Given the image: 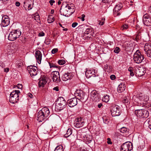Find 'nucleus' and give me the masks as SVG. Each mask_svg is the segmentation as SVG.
Wrapping results in <instances>:
<instances>
[{
	"label": "nucleus",
	"mask_w": 151,
	"mask_h": 151,
	"mask_svg": "<svg viewBox=\"0 0 151 151\" xmlns=\"http://www.w3.org/2000/svg\"><path fill=\"white\" fill-rule=\"evenodd\" d=\"M64 2L62 4L60 9V13L61 15H63L66 17H68L73 14L75 11V6L73 4H66V5L64 6Z\"/></svg>",
	"instance_id": "1"
},
{
	"label": "nucleus",
	"mask_w": 151,
	"mask_h": 151,
	"mask_svg": "<svg viewBox=\"0 0 151 151\" xmlns=\"http://www.w3.org/2000/svg\"><path fill=\"white\" fill-rule=\"evenodd\" d=\"M58 103L56 104L55 110L56 111H60L65 108L66 102L63 97L58 99Z\"/></svg>",
	"instance_id": "2"
},
{
	"label": "nucleus",
	"mask_w": 151,
	"mask_h": 151,
	"mask_svg": "<svg viewBox=\"0 0 151 151\" xmlns=\"http://www.w3.org/2000/svg\"><path fill=\"white\" fill-rule=\"evenodd\" d=\"M19 91L17 90L11 92L10 94L9 101L13 104L17 102L19 99Z\"/></svg>",
	"instance_id": "3"
},
{
	"label": "nucleus",
	"mask_w": 151,
	"mask_h": 151,
	"mask_svg": "<svg viewBox=\"0 0 151 151\" xmlns=\"http://www.w3.org/2000/svg\"><path fill=\"white\" fill-rule=\"evenodd\" d=\"M134 113L138 117L141 118H146L149 116L148 112L147 110L144 109L136 110Z\"/></svg>",
	"instance_id": "4"
},
{
	"label": "nucleus",
	"mask_w": 151,
	"mask_h": 151,
	"mask_svg": "<svg viewBox=\"0 0 151 151\" xmlns=\"http://www.w3.org/2000/svg\"><path fill=\"white\" fill-rule=\"evenodd\" d=\"M21 33L19 30H16L12 31L10 33L8 37V39L10 41H14L19 37Z\"/></svg>",
	"instance_id": "5"
},
{
	"label": "nucleus",
	"mask_w": 151,
	"mask_h": 151,
	"mask_svg": "<svg viewBox=\"0 0 151 151\" xmlns=\"http://www.w3.org/2000/svg\"><path fill=\"white\" fill-rule=\"evenodd\" d=\"M134 59L135 63H141L144 59V56L142 55L139 50H137L134 54Z\"/></svg>",
	"instance_id": "6"
},
{
	"label": "nucleus",
	"mask_w": 151,
	"mask_h": 151,
	"mask_svg": "<svg viewBox=\"0 0 151 151\" xmlns=\"http://www.w3.org/2000/svg\"><path fill=\"white\" fill-rule=\"evenodd\" d=\"M75 95L80 101L82 102L85 101L87 98V96L84 92L81 90H77Z\"/></svg>",
	"instance_id": "7"
},
{
	"label": "nucleus",
	"mask_w": 151,
	"mask_h": 151,
	"mask_svg": "<svg viewBox=\"0 0 151 151\" xmlns=\"http://www.w3.org/2000/svg\"><path fill=\"white\" fill-rule=\"evenodd\" d=\"M132 149V144L131 142H127L121 146V151H130Z\"/></svg>",
	"instance_id": "8"
},
{
	"label": "nucleus",
	"mask_w": 151,
	"mask_h": 151,
	"mask_svg": "<svg viewBox=\"0 0 151 151\" xmlns=\"http://www.w3.org/2000/svg\"><path fill=\"white\" fill-rule=\"evenodd\" d=\"M111 114L113 116H119L121 114V111L118 106L116 105H113L111 109Z\"/></svg>",
	"instance_id": "9"
},
{
	"label": "nucleus",
	"mask_w": 151,
	"mask_h": 151,
	"mask_svg": "<svg viewBox=\"0 0 151 151\" xmlns=\"http://www.w3.org/2000/svg\"><path fill=\"white\" fill-rule=\"evenodd\" d=\"M137 98L139 100L138 101V103H139L141 104H142L144 102H147L149 100V97L147 96L143 95L140 93L137 95Z\"/></svg>",
	"instance_id": "10"
},
{
	"label": "nucleus",
	"mask_w": 151,
	"mask_h": 151,
	"mask_svg": "<svg viewBox=\"0 0 151 151\" xmlns=\"http://www.w3.org/2000/svg\"><path fill=\"white\" fill-rule=\"evenodd\" d=\"M27 70L31 76L33 77L37 74L38 70L35 66L30 65L27 66Z\"/></svg>",
	"instance_id": "11"
},
{
	"label": "nucleus",
	"mask_w": 151,
	"mask_h": 151,
	"mask_svg": "<svg viewBox=\"0 0 151 151\" xmlns=\"http://www.w3.org/2000/svg\"><path fill=\"white\" fill-rule=\"evenodd\" d=\"M84 124L83 119L81 117H77L76 118L74 123V126L75 127L80 128L83 127Z\"/></svg>",
	"instance_id": "12"
},
{
	"label": "nucleus",
	"mask_w": 151,
	"mask_h": 151,
	"mask_svg": "<svg viewBox=\"0 0 151 151\" xmlns=\"http://www.w3.org/2000/svg\"><path fill=\"white\" fill-rule=\"evenodd\" d=\"M143 22L144 24L147 26L151 25V17L147 14L143 16Z\"/></svg>",
	"instance_id": "13"
},
{
	"label": "nucleus",
	"mask_w": 151,
	"mask_h": 151,
	"mask_svg": "<svg viewBox=\"0 0 151 151\" xmlns=\"http://www.w3.org/2000/svg\"><path fill=\"white\" fill-rule=\"evenodd\" d=\"M48 80V77L46 76H42L40 78L38 86L40 87H43L47 83Z\"/></svg>",
	"instance_id": "14"
},
{
	"label": "nucleus",
	"mask_w": 151,
	"mask_h": 151,
	"mask_svg": "<svg viewBox=\"0 0 151 151\" xmlns=\"http://www.w3.org/2000/svg\"><path fill=\"white\" fill-rule=\"evenodd\" d=\"M91 98L93 101L95 102H98L100 98L99 96V95L97 93V91L96 90H93L90 93Z\"/></svg>",
	"instance_id": "15"
},
{
	"label": "nucleus",
	"mask_w": 151,
	"mask_h": 151,
	"mask_svg": "<svg viewBox=\"0 0 151 151\" xmlns=\"http://www.w3.org/2000/svg\"><path fill=\"white\" fill-rule=\"evenodd\" d=\"M53 81L58 82L60 81V79L59 72L56 71L52 72L51 74Z\"/></svg>",
	"instance_id": "16"
},
{
	"label": "nucleus",
	"mask_w": 151,
	"mask_h": 151,
	"mask_svg": "<svg viewBox=\"0 0 151 151\" xmlns=\"http://www.w3.org/2000/svg\"><path fill=\"white\" fill-rule=\"evenodd\" d=\"M9 19L7 16H4L2 17L1 25L3 27L7 26L9 24Z\"/></svg>",
	"instance_id": "17"
},
{
	"label": "nucleus",
	"mask_w": 151,
	"mask_h": 151,
	"mask_svg": "<svg viewBox=\"0 0 151 151\" xmlns=\"http://www.w3.org/2000/svg\"><path fill=\"white\" fill-rule=\"evenodd\" d=\"M77 103V99L75 97L69 99L67 101L68 105L70 107H73L76 106Z\"/></svg>",
	"instance_id": "18"
},
{
	"label": "nucleus",
	"mask_w": 151,
	"mask_h": 151,
	"mask_svg": "<svg viewBox=\"0 0 151 151\" xmlns=\"http://www.w3.org/2000/svg\"><path fill=\"white\" fill-rule=\"evenodd\" d=\"M135 73L137 76L140 77L144 75L145 73L144 70L141 67H137L134 69Z\"/></svg>",
	"instance_id": "19"
},
{
	"label": "nucleus",
	"mask_w": 151,
	"mask_h": 151,
	"mask_svg": "<svg viewBox=\"0 0 151 151\" xmlns=\"http://www.w3.org/2000/svg\"><path fill=\"white\" fill-rule=\"evenodd\" d=\"M73 76H72L71 73L67 72L63 74L62 76V80L64 81H66L68 80H70Z\"/></svg>",
	"instance_id": "20"
},
{
	"label": "nucleus",
	"mask_w": 151,
	"mask_h": 151,
	"mask_svg": "<svg viewBox=\"0 0 151 151\" xmlns=\"http://www.w3.org/2000/svg\"><path fill=\"white\" fill-rule=\"evenodd\" d=\"M40 113L43 114L45 117L47 118L50 114V111L49 109L46 107H44L39 111Z\"/></svg>",
	"instance_id": "21"
},
{
	"label": "nucleus",
	"mask_w": 151,
	"mask_h": 151,
	"mask_svg": "<svg viewBox=\"0 0 151 151\" xmlns=\"http://www.w3.org/2000/svg\"><path fill=\"white\" fill-rule=\"evenodd\" d=\"M35 56L38 63L40 64L41 63L42 58V54L39 50L37 51L35 53Z\"/></svg>",
	"instance_id": "22"
},
{
	"label": "nucleus",
	"mask_w": 151,
	"mask_h": 151,
	"mask_svg": "<svg viewBox=\"0 0 151 151\" xmlns=\"http://www.w3.org/2000/svg\"><path fill=\"white\" fill-rule=\"evenodd\" d=\"M37 119L39 122H42L43 121L46 120L47 119L45 116L39 111L37 114Z\"/></svg>",
	"instance_id": "23"
},
{
	"label": "nucleus",
	"mask_w": 151,
	"mask_h": 151,
	"mask_svg": "<svg viewBox=\"0 0 151 151\" xmlns=\"http://www.w3.org/2000/svg\"><path fill=\"white\" fill-rule=\"evenodd\" d=\"M125 86L123 83L121 84L118 86L117 88L118 91L119 93H121L125 89Z\"/></svg>",
	"instance_id": "24"
},
{
	"label": "nucleus",
	"mask_w": 151,
	"mask_h": 151,
	"mask_svg": "<svg viewBox=\"0 0 151 151\" xmlns=\"http://www.w3.org/2000/svg\"><path fill=\"white\" fill-rule=\"evenodd\" d=\"M32 3V0H25L24 2V7L25 8H26L28 5Z\"/></svg>",
	"instance_id": "25"
},
{
	"label": "nucleus",
	"mask_w": 151,
	"mask_h": 151,
	"mask_svg": "<svg viewBox=\"0 0 151 151\" xmlns=\"http://www.w3.org/2000/svg\"><path fill=\"white\" fill-rule=\"evenodd\" d=\"M122 7V4L121 3H118L116 4L114 9L116 10L120 11V10Z\"/></svg>",
	"instance_id": "26"
},
{
	"label": "nucleus",
	"mask_w": 151,
	"mask_h": 151,
	"mask_svg": "<svg viewBox=\"0 0 151 151\" xmlns=\"http://www.w3.org/2000/svg\"><path fill=\"white\" fill-rule=\"evenodd\" d=\"M72 134V130L70 129H68L66 133L64 135V137L67 138L71 135Z\"/></svg>",
	"instance_id": "27"
},
{
	"label": "nucleus",
	"mask_w": 151,
	"mask_h": 151,
	"mask_svg": "<svg viewBox=\"0 0 151 151\" xmlns=\"http://www.w3.org/2000/svg\"><path fill=\"white\" fill-rule=\"evenodd\" d=\"M121 14L120 11L116 10L113 9V14L114 17H116L119 16Z\"/></svg>",
	"instance_id": "28"
},
{
	"label": "nucleus",
	"mask_w": 151,
	"mask_h": 151,
	"mask_svg": "<svg viewBox=\"0 0 151 151\" xmlns=\"http://www.w3.org/2000/svg\"><path fill=\"white\" fill-rule=\"evenodd\" d=\"M128 71L130 72V74L131 76H134L135 70L133 68L129 67L128 69Z\"/></svg>",
	"instance_id": "29"
},
{
	"label": "nucleus",
	"mask_w": 151,
	"mask_h": 151,
	"mask_svg": "<svg viewBox=\"0 0 151 151\" xmlns=\"http://www.w3.org/2000/svg\"><path fill=\"white\" fill-rule=\"evenodd\" d=\"M144 50L145 51L148 49L151 48V43L150 42H148L146 43L145 45L144 46Z\"/></svg>",
	"instance_id": "30"
},
{
	"label": "nucleus",
	"mask_w": 151,
	"mask_h": 151,
	"mask_svg": "<svg viewBox=\"0 0 151 151\" xmlns=\"http://www.w3.org/2000/svg\"><path fill=\"white\" fill-rule=\"evenodd\" d=\"M102 101L105 102H107L109 101V96L107 95H106L104 96L102 99Z\"/></svg>",
	"instance_id": "31"
},
{
	"label": "nucleus",
	"mask_w": 151,
	"mask_h": 151,
	"mask_svg": "<svg viewBox=\"0 0 151 151\" xmlns=\"http://www.w3.org/2000/svg\"><path fill=\"white\" fill-rule=\"evenodd\" d=\"M47 22L48 23H51L53 22L55 20L54 19L51 15L49 16L47 18Z\"/></svg>",
	"instance_id": "32"
},
{
	"label": "nucleus",
	"mask_w": 151,
	"mask_h": 151,
	"mask_svg": "<svg viewBox=\"0 0 151 151\" xmlns=\"http://www.w3.org/2000/svg\"><path fill=\"white\" fill-rule=\"evenodd\" d=\"M63 147L61 145H58L55 149L54 151H63Z\"/></svg>",
	"instance_id": "33"
},
{
	"label": "nucleus",
	"mask_w": 151,
	"mask_h": 151,
	"mask_svg": "<svg viewBox=\"0 0 151 151\" xmlns=\"http://www.w3.org/2000/svg\"><path fill=\"white\" fill-rule=\"evenodd\" d=\"M147 54V56L151 58V48H150L148 49L145 51Z\"/></svg>",
	"instance_id": "34"
},
{
	"label": "nucleus",
	"mask_w": 151,
	"mask_h": 151,
	"mask_svg": "<svg viewBox=\"0 0 151 151\" xmlns=\"http://www.w3.org/2000/svg\"><path fill=\"white\" fill-rule=\"evenodd\" d=\"M133 38L135 41H138L141 38L140 34L139 33H138L136 36H134Z\"/></svg>",
	"instance_id": "35"
},
{
	"label": "nucleus",
	"mask_w": 151,
	"mask_h": 151,
	"mask_svg": "<svg viewBox=\"0 0 151 151\" xmlns=\"http://www.w3.org/2000/svg\"><path fill=\"white\" fill-rule=\"evenodd\" d=\"M95 73V70H94V69H93L92 70V71H91V70H88H88H87L86 72V76H88L89 77H90L91 76V75H88V74H89L90 73L91 74L92 73Z\"/></svg>",
	"instance_id": "36"
},
{
	"label": "nucleus",
	"mask_w": 151,
	"mask_h": 151,
	"mask_svg": "<svg viewBox=\"0 0 151 151\" xmlns=\"http://www.w3.org/2000/svg\"><path fill=\"white\" fill-rule=\"evenodd\" d=\"M102 118L105 123L107 124L109 122V118L108 117H107L106 116H104L102 117Z\"/></svg>",
	"instance_id": "37"
},
{
	"label": "nucleus",
	"mask_w": 151,
	"mask_h": 151,
	"mask_svg": "<svg viewBox=\"0 0 151 151\" xmlns=\"http://www.w3.org/2000/svg\"><path fill=\"white\" fill-rule=\"evenodd\" d=\"M86 138L87 142H88V143L91 142L93 140L92 137L90 135H87L86 137Z\"/></svg>",
	"instance_id": "38"
},
{
	"label": "nucleus",
	"mask_w": 151,
	"mask_h": 151,
	"mask_svg": "<svg viewBox=\"0 0 151 151\" xmlns=\"http://www.w3.org/2000/svg\"><path fill=\"white\" fill-rule=\"evenodd\" d=\"M145 125L148 127V125H151V119H147L144 123Z\"/></svg>",
	"instance_id": "39"
},
{
	"label": "nucleus",
	"mask_w": 151,
	"mask_h": 151,
	"mask_svg": "<svg viewBox=\"0 0 151 151\" xmlns=\"http://www.w3.org/2000/svg\"><path fill=\"white\" fill-rule=\"evenodd\" d=\"M127 131V129L126 127H123L121 128L120 129V131L122 133L126 132Z\"/></svg>",
	"instance_id": "40"
},
{
	"label": "nucleus",
	"mask_w": 151,
	"mask_h": 151,
	"mask_svg": "<svg viewBox=\"0 0 151 151\" xmlns=\"http://www.w3.org/2000/svg\"><path fill=\"white\" fill-rule=\"evenodd\" d=\"M34 17L36 21L37 22H38L40 21V17L38 14H36V15Z\"/></svg>",
	"instance_id": "41"
},
{
	"label": "nucleus",
	"mask_w": 151,
	"mask_h": 151,
	"mask_svg": "<svg viewBox=\"0 0 151 151\" xmlns=\"http://www.w3.org/2000/svg\"><path fill=\"white\" fill-rule=\"evenodd\" d=\"M58 63L59 65H62L64 64L65 63V62L64 60H60L58 61Z\"/></svg>",
	"instance_id": "42"
},
{
	"label": "nucleus",
	"mask_w": 151,
	"mask_h": 151,
	"mask_svg": "<svg viewBox=\"0 0 151 151\" xmlns=\"http://www.w3.org/2000/svg\"><path fill=\"white\" fill-rule=\"evenodd\" d=\"M129 101V99L126 97H124V99L122 100V102L123 103H127Z\"/></svg>",
	"instance_id": "43"
},
{
	"label": "nucleus",
	"mask_w": 151,
	"mask_h": 151,
	"mask_svg": "<svg viewBox=\"0 0 151 151\" xmlns=\"http://www.w3.org/2000/svg\"><path fill=\"white\" fill-rule=\"evenodd\" d=\"M105 18H102L101 20V21H99V24L101 25H103L104 23V21H105Z\"/></svg>",
	"instance_id": "44"
},
{
	"label": "nucleus",
	"mask_w": 151,
	"mask_h": 151,
	"mask_svg": "<svg viewBox=\"0 0 151 151\" xmlns=\"http://www.w3.org/2000/svg\"><path fill=\"white\" fill-rule=\"evenodd\" d=\"M49 64L50 68H57L58 66L55 64H54L52 63H49Z\"/></svg>",
	"instance_id": "45"
},
{
	"label": "nucleus",
	"mask_w": 151,
	"mask_h": 151,
	"mask_svg": "<svg viewBox=\"0 0 151 151\" xmlns=\"http://www.w3.org/2000/svg\"><path fill=\"white\" fill-rule=\"evenodd\" d=\"M120 51V49L118 47H116L114 50V52L115 53H118Z\"/></svg>",
	"instance_id": "46"
},
{
	"label": "nucleus",
	"mask_w": 151,
	"mask_h": 151,
	"mask_svg": "<svg viewBox=\"0 0 151 151\" xmlns=\"http://www.w3.org/2000/svg\"><path fill=\"white\" fill-rule=\"evenodd\" d=\"M128 25L127 24H125L122 26V27L121 29L122 30H123L124 29H127L128 28Z\"/></svg>",
	"instance_id": "47"
},
{
	"label": "nucleus",
	"mask_w": 151,
	"mask_h": 151,
	"mask_svg": "<svg viewBox=\"0 0 151 151\" xmlns=\"http://www.w3.org/2000/svg\"><path fill=\"white\" fill-rule=\"evenodd\" d=\"M58 51V49L57 48H54L52 50V53L54 54L56 53Z\"/></svg>",
	"instance_id": "48"
},
{
	"label": "nucleus",
	"mask_w": 151,
	"mask_h": 151,
	"mask_svg": "<svg viewBox=\"0 0 151 151\" xmlns=\"http://www.w3.org/2000/svg\"><path fill=\"white\" fill-rule=\"evenodd\" d=\"M116 76L114 75H111L110 76V78L112 80H114L116 78Z\"/></svg>",
	"instance_id": "49"
},
{
	"label": "nucleus",
	"mask_w": 151,
	"mask_h": 151,
	"mask_svg": "<svg viewBox=\"0 0 151 151\" xmlns=\"http://www.w3.org/2000/svg\"><path fill=\"white\" fill-rule=\"evenodd\" d=\"M107 143L108 144H111L112 142H111V139L110 138H107Z\"/></svg>",
	"instance_id": "50"
},
{
	"label": "nucleus",
	"mask_w": 151,
	"mask_h": 151,
	"mask_svg": "<svg viewBox=\"0 0 151 151\" xmlns=\"http://www.w3.org/2000/svg\"><path fill=\"white\" fill-rule=\"evenodd\" d=\"M78 24L77 22H74L72 24V26L73 27H75Z\"/></svg>",
	"instance_id": "51"
},
{
	"label": "nucleus",
	"mask_w": 151,
	"mask_h": 151,
	"mask_svg": "<svg viewBox=\"0 0 151 151\" xmlns=\"http://www.w3.org/2000/svg\"><path fill=\"white\" fill-rule=\"evenodd\" d=\"M44 35H45V33L43 32H40L39 33V36H40V37L43 36Z\"/></svg>",
	"instance_id": "52"
},
{
	"label": "nucleus",
	"mask_w": 151,
	"mask_h": 151,
	"mask_svg": "<svg viewBox=\"0 0 151 151\" xmlns=\"http://www.w3.org/2000/svg\"><path fill=\"white\" fill-rule=\"evenodd\" d=\"M49 2L50 3V5L52 6L53 5V3L55 2V1L53 0H50L49 1Z\"/></svg>",
	"instance_id": "53"
},
{
	"label": "nucleus",
	"mask_w": 151,
	"mask_h": 151,
	"mask_svg": "<svg viewBox=\"0 0 151 151\" xmlns=\"http://www.w3.org/2000/svg\"><path fill=\"white\" fill-rule=\"evenodd\" d=\"M17 87L18 88L21 89L22 88V86L21 84H17Z\"/></svg>",
	"instance_id": "54"
},
{
	"label": "nucleus",
	"mask_w": 151,
	"mask_h": 151,
	"mask_svg": "<svg viewBox=\"0 0 151 151\" xmlns=\"http://www.w3.org/2000/svg\"><path fill=\"white\" fill-rule=\"evenodd\" d=\"M81 16H82V19H81L82 20V21H83L85 20L84 18L85 17V15L84 14H83Z\"/></svg>",
	"instance_id": "55"
},
{
	"label": "nucleus",
	"mask_w": 151,
	"mask_h": 151,
	"mask_svg": "<svg viewBox=\"0 0 151 151\" xmlns=\"http://www.w3.org/2000/svg\"><path fill=\"white\" fill-rule=\"evenodd\" d=\"M9 70V68H6L4 69V71L5 72H8Z\"/></svg>",
	"instance_id": "56"
},
{
	"label": "nucleus",
	"mask_w": 151,
	"mask_h": 151,
	"mask_svg": "<svg viewBox=\"0 0 151 151\" xmlns=\"http://www.w3.org/2000/svg\"><path fill=\"white\" fill-rule=\"evenodd\" d=\"M28 5V7L29 8V9H31L32 8V6L31 5V4H29Z\"/></svg>",
	"instance_id": "57"
},
{
	"label": "nucleus",
	"mask_w": 151,
	"mask_h": 151,
	"mask_svg": "<svg viewBox=\"0 0 151 151\" xmlns=\"http://www.w3.org/2000/svg\"><path fill=\"white\" fill-rule=\"evenodd\" d=\"M0 66L2 68L5 67V66L4 64L2 63H0Z\"/></svg>",
	"instance_id": "58"
},
{
	"label": "nucleus",
	"mask_w": 151,
	"mask_h": 151,
	"mask_svg": "<svg viewBox=\"0 0 151 151\" xmlns=\"http://www.w3.org/2000/svg\"><path fill=\"white\" fill-rule=\"evenodd\" d=\"M20 3L19 2H16L15 3V5L16 6H19L20 5Z\"/></svg>",
	"instance_id": "59"
},
{
	"label": "nucleus",
	"mask_w": 151,
	"mask_h": 151,
	"mask_svg": "<svg viewBox=\"0 0 151 151\" xmlns=\"http://www.w3.org/2000/svg\"><path fill=\"white\" fill-rule=\"evenodd\" d=\"M53 89L54 90H55L56 91H58L59 90L58 87H55Z\"/></svg>",
	"instance_id": "60"
},
{
	"label": "nucleus",
	"mask_w": 151,
	"mask_h": 151,
	"mask_svg": "<svg viewBox=\"0 0 151 151\" xmlns=\"http://www.w3.org/2000/svg\"><path fill=\"white\" fill-rule=\"evenodd\" d=\"M98 107L99 108H101L102 106V104L101 103H99L98 105Z\"/></svg>",
	"instance_id": "61"
},
{
	"label": "nucleus",
	"mask_w": 151,
	"mask_h": 151,
	"mask_svg": "<svg viewBox=\"0 0 151 151\" xmlns=\"http://www.w3.org/2000/svg\"><path fill=\"white\" fill-rule=\"evenodd\" d=\"M90 29H87L86 30V32H85V33L86 34H88V31H90Z\"/></svg>",
	"instance_id": "62"
},
{
	"label": "nucleus",
	"mask_w": 151,
	"mask_h": 151,
	"mask_svg": "<svg viewBox=\"0 0 151 151\" xmlns=\"http://www.w3.org/2000/svg\"><path fill=\"white\" fill-rule=\"evenodd\" d=\"M79 151H87V150L84 149L80 148L79 150Z\"/></svg>",
	"instance_id": "63"
},
{
	"label": "nucleus",
	"mask_w": 151,
	"mask_h": 151,
	"mask_svg": "<svg viewBox=\"0 0 151 151\" xmlns=\"http://www.w3.org/2000/svg\"><path fill=\"white\" fill-rule=\"evenodd\" d=\"M45 43L47 45H48L50 44L49 41H45Z\"/></svg>",
	"instance_id": "64"
}]
</instances>
